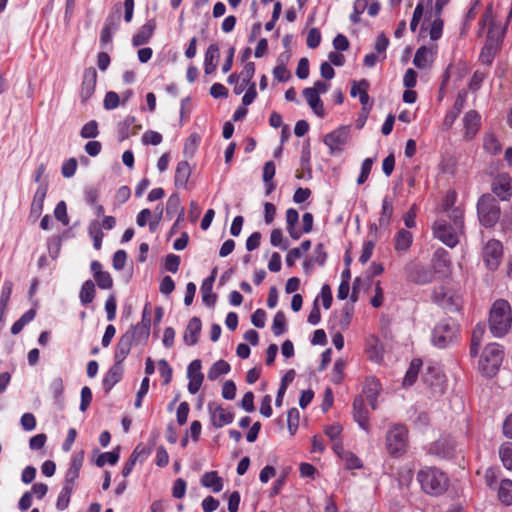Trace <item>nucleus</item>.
Returning <instances> with one entry per match:
<instances>
[{
  "label": "nucleus",
  "instance_id": "f257e3e1",
  "mask_svg": "<svg viewBox=\"0 0 512 512\" xmlns=\"http://www.w3.org/2000/svg\"><path fill=\"white\" fill-rule=\"evenodd\" d=\"M512 326V311L508 301L496 300L489 313V329L494 337H503Z\"/></svg>",
  "mask_w": 512,
  "mask_h": 512
},
{
  "label": "nucleus",
  "instance_id": "f03ea898",
  "mask_svg": "<svg viewBox=\"0 0 512 512\" xmlns=\"http://www.w3.org/2000/svg\"><path fill=\"white\" fill-rule=\"evenodd\" d=\"M417 480L422 490L429 495L439 496L443 494L449 485L447 475L441 470L433 467H426L417 473Z\"/></svg>",
  "mask_w": 512,
  "mask_h": 512
},
{
  "label": "nucleus",
  "instance_id": "7ed1b4c3",
  "mask_svg": "<svg viewBox=\"0 0 512 512\" xmlns=\"http://www.w3.org/2000/svg\"><path fill=\"white\" fill-rule=\"evenodd\" d=\"M459 337V325L451 318L441 320L432 331V343L434 346L444 349L457 342Z\"/></svg>",
  "mask_w": 512,
  "mask_h": 512
},
{
  "label": "nucleus",
  "instance_id": "20e7f679",
  "mask_svg": "<svg viewBox=\"0 0 512 512\" xmlns=\"http://www.w3.org/2000/svg\"><path fill=\"white\" fill-rule=\"evenodd\" d=\"M503 358L504 352L499 344H488L479 360L480 371L487 377L494 376L498 372Z\"/></svg>",
  "mask_w": 512,
  "mask_h": 512
},
{
  "label": "nucleus",
  "instance_id": "39448f33",
  "mask_svg": "<svg viewBox=\"0 0 512 512\" xmlns=\"http://www.w3.org/2000/svg\"><path fill=\"white\" fill-rule=\"evenodd\" d=\"M477 213L480 223L485 227H493L500 218V207L491 194L482 195L477 202Z\"/></svg>",
  "mask_w": 512,
  "mask_h": 512
},
{
  "label": "nucleus",
  "instance_id": "423d86ee",
  "mask_svg": "<svg viewBox=\"0 0 512 512\" xmlns=\"http://www.w3.org/2000/svg\"><path fill=\"white\" fill-rule=\"evenodd\" d=\"M408 431L405 426L397 424L386 435V449L389 455L399 457L407 450Z\"/></svg>",
  "mask_w": 512,
  "mask_h": 512
},
{
  "label": "nucleus",
  "instance_id": "0eeeda50",
  "mask_svg": "<svg viewBox=\"0 0 512 512\" xmlns=\"http://www.w3.org/2000/svg\"><path fill=\"white\" fill-rule=\"evenodd\" d=\"M455 228L446 220L439 219L433 224V234L443 244L454 248L459 243V235L463 233V229Z\"/></svg>",
  "mask_w": 512,
  "mask_h": 512
},
{
  "label": "nucleus",
  "instance_id": "6e6552de",
  "mask_svg": "<svg viewBox=\"0 0 512 512\" xmlns=\"http://www.w3.org/2000/svg\"><path fill=\"white\" fill-rule=\"evenodd\" d=\"M433 301L448 312H456L461 308V299L458 295L439 287L433 292Z\"/></svg>",
  "mask_w": 512,
  "mask_h": 512
},
{
  "label": "nucleus",
  "instance_id": "1a4fd4ad",
  "mask_svg": "<svg viewBox=\"0 0 512 512\" xmlns=\"http://www.w3.org/2000/svg\"><path fill=\"white\" fill-rule=\"evenodd\" d=\"M483 260L490 270H495L502 259L503 247L500 241L491 239L483 247Z\"/></svg>",
  "mask_w": 512,
  "mask_h": 512
},
{
  "label": "nucleus",
  "instance_id": "9d476101",
  "mask_svg": "<svg viewBox=\"0 0 512 512\" xmlns=\"http://www.w3.org/2000/svg\"><path fill=\"white\" fill-rule=\"evenodd\" d=\"M350 129L342 126L324 136V143L329 147L330 154L341 152L347 143Z\"/></svg>",
  "mask_w": 512,
  "mask_h": 512
},
{
  "label": "nucleus",
  "instance_id": "9b49d317",
  "mask_svg": "<svg viewBox=\"0 0 512 512\" xmlns=\"http://www.w3.org/2000/svg\"><path fill=\"white\" fill-rule=\"evenodd\" d=\"M202 363L201 360L196 359L193 360L187 368V377L189 378V383L187 389L189 393L196 394L204 380V375L201 372Z\"/></svg>",
  "mask_w": 512,
  "mask_h": 512
},
{
  "label": "nucleus",
  "instance_id": "f8f14e48",
  "mask_svg": "<svg viewBox=\"0 0 512 512\" xmlns=\"http://www.w3.org/2000/svg\"><path fill=\"white\" fill-rule=\"evenodd\" d=\"M208 411L210 413L211 423L216 428H221L224 425L232 423L234 420L233 412L215 403L208 404Z\"/></svg>",
  "mask_w": 512,
  "mask_h": 512
},
{
  "label": "nucleus",
  "instance_id": "ddd939ff",
  "mask_svg": "<svg viewBox=\"0 0 512 512\" xmlns=\"http://www.w3.org/2000/svg\"><path fill=\"white\" fill-rule=\"evenodd\" d=\"M492 192L502 201L509 200L512 195V179L508 174L498 175L492 182Z\"/></svg>",
  "mask_w": 512,
  "mask_h": 512
},
{
  "label": "nucleus",
  "instance_id": "4468645a",
  "mask_svg": "<svg viewBox=\"0 0 512 512\" xmlns=\"http://www.w3.org/2000/svg\"><path fill=\"white\" fill-rule=\"evenodd\" d=\"M97 71L94 67L85 69L81 85V102L86 103L95 92Z\"/></svg>",
  "mask_w": 512,
  "mask_h": 512
},
{
  "label": "nucleus",
  "instance_id": "2eb2a0df",
  "mask_svg": "<svg viewBox=\"0 0 512 512\" xmlns=\"http://www.w3.org/2000/svg\"><path fill=\"white\" fill-rule=\"evenodd\" d=\"M353 418L358 425L365 431L369 429V411L365 407L364 397L358 395L353 400Z\"/></svg>",
  "mask_w": 512,
  "mask_h": 512
},
{
  "label": "nucleus",
  "instance_id": "dca6fc26",
  "mask_svg": "<svg viewBox=\"0 0 512 512\" xmlns=\"http://www.w3.org/2000/svg\"><path fill=\"white\" fill-rule=\"evenodd\" d=\"M499 45V37L496 38L493 37V32H490L489 35H487V39L485 42L484 47L482 48L479 60L481 63L485 65H491L493 62V59L495 58L497 49Z\"/></svg>",
  "mask_w": 512,
  "mask_h": 512
},
{
  "label": "nucleus",
  "instance_id": "f3484780",
  "mask_svg": "<svg viewBox=\"0 0 512 512\" xmlns=\"http://www.w3.org/2000/svg\"><path fill=\"white\" fill-rule=\"evenodd\" d=\"M48 192V181L43 180L34 193L33 200L31 203L30 214L35 218H38L43 211L44 200Z\"/></svg>",
  "mask_w": 512,
  "mask_h": 512
},
{
  "label": "nucleus",
  "instance_id": "a211bd4d",
  "mask_svg": "<svg viewBox=\"0 0 512 512\" xmlns=\"http://www.w3.org/2000/svg\"><path fill=\"white\" fill-rule=\"evenodd\" d=\"M468 93L466 90L462 89L458 92L456 100L454 102V105L452 109L446 114L444 119V125L449 128L453 125L457 117L462 112L466 100H467Z\"/></svg>",
  "mask_w": 512,
  "mask_h": 512
},
{
  "label": "nucleus",
  "instance_id": "6ab92c4d",
  "mask_svg": "<svg viewBox=\"0 0 512 512\" xmlns=\"http://www.w3.org/2000/svg\"><path fill=\"white\" fill-rule=\"evenodd\" d=\"M464 128H465V138L468 140H471L475 137L477 134L480 123H481V117L475 110L468 111L464 118Z\"/></svg>",
  "mask_w": 512,
  "mask_h": 512
},
{
  "label": "nucleus",
  "instance_id": "aec40b11",
  "mask_svg": "<svg viewBox=\"0 0 512 512\" xmlns=\"http://www.w3.org/2000/svg\"><path fill=\"white\" fill-rule=\"evenodd\" d=\"M156 28V22L154 19L148 20L144 25L140 27L136 34L133 35L132 44L135 47L146 44L152 37Z\"/></svg>",
  "mask_w": 512,
  "mask_h": 512
},
{
  "label": "nucleus",
  "instance_id": "412c9836",
  "mask_svg": "<svg viewBox=\"0 0 512 512\" xmlns=\"http://www.w3.org/2000/svg\"><path fill=\"white\" fill-rule=\"evenodd\" d=\"M381 391L380 382L374 377H368L365 380L363 393L365 394L369 404L373 410L377 408V397Z\"/></svg>",
  "mask_w": 512,
  "mask_h": 512
},
{
  "label": "nucleus",
  "instance_id": "4be33fe9",
  "mask_svg": "<svg viewBox=\"0 0 512 512\" xmlns=\"http://www.w3.org/2000/svg\"><path fill=\"white\" fill-rule=\"evenodd\" d=\"M201 329V320L198 317L191 318L183 336L185 343L189 346L197 344Z\"/></svg>",
  "mask_w": 512,
  "mask_h": 512
},
{
  "label": "nucleus",
  "instance_id": "5701e85b",
  "mask_svg": "<svg viewBox=\"0 0 512 512\" xmlns=\"http://www.w3.org/2000/svg\"><path fill=\"white\" fill-rule=\"evenodd\" d=\"M220 53L219 46L216 43L210 44L205 52L204 57V72L205 74H212L216 71L219 61Z\"/></svg>",
  "mask_w": 512,
  "mask_h": 512
},
{
  "label": "nucleus",
  "instance_id": "b1692460",
  "mask_svg": "<svg viewBox=\"0 0 512 512\" xmlns=\"http://www.w3.org/2000/svg\"><path fill=\"white\" fill-rule=\"evenodd\" d=\"M432 263L436 273L446 274L451 265L449 253L443 248L437 249L434 252Z\"/></svg>",
  "mask_w": 512,
  "mask_h": 512
},
{
  "label": "nucleus",
  "instance_id": "393cba45",
  "mask_svg": "<svg viewBox=\"0 0 512 512\" xmlns=\"http://www.w3.org/2000/svg\"><path fill=\"white\" fill-rule=\"evenodd\" d=\"M131 338L132 336L124 334L120 337L114 354L116 364L122 365L126 357L129 355L133 345Z\"/></svg>",
  "mask_w": 512,
  "mask_h": 512
},
{
  "label": "nucleus",
  "instance_id": "a878e982",
  "mask_svg": "<svg viewBox=\"0 0 512 512\" xmlns=\"http://www.w3.org/2000/svg\"><path fill=\"white\" fill-rule=\"evenodd\" d=\"M175 214H178L177 222L184 220L185 210L181 206L180 197L177 193L171 194L166 203V216L172 218Z\"/></svg>",
  "mask_w": 512,
  "mask_h": 512
},
{
  "label": "nucleus",
  "instance_id": "bb28decb",
  "mask_svg": "<svg viewBox=\"0 0 512 512\" xmlns=\"http://www.w3.org/2000/svg\"><path fill=\"white\" fill-rule=\"evenodd\" d=\"M123 376V367L119 364H114L104 375L102 384L106 392H109Z\"/></svg>",
  "mask_w": 512,
  "mask_h": 512
},
{
  "label": "nucleus",
  "instance_id": "cd10ccee",
  "mask_svg": "<svg viewBox=\"0 0 512 512\" xmlns=\"http://www.w3.org/2000/svg\"><path fill=\"white\" fill-rule=\"evenodd\" d=\"M303 96L306 99L308 105L313 110V112L319 116H324V106L323 102L320 99V96L317 94V91L312 88H305L303 90Z\"/></svg>",
  "mask_w": 512,
  "mask_h": 512
},
{
  "label": "nucleus",
  "instance_id": "c85d7f7f",
  "mask_svg": "<svg viewBox=\"0 0 512 512\" xmlns=\"http://www.w3.org/2000/svg\"><path fill=\"white\" fill-rule=\"evenodd\" d=\"M409 279L417 284H427L432 282L434 273L422 265H415L408 275Z\"/></svg>",
  "mask_w": 512,
  "mask_h": 512
},
{
  "label": "nucleus",
  "instance_id": "c756f323",
  "mask_svg": "<svg viewBox=\"0 0 512 512\" xmlns=\"http://www.w3.org/2000/svg\"><path fill=\"white\" fill-rule=\"evenodd\" d=\"M191 176V167L187 161H180L177 164L174 176V184L177 188H186Z\"/></svg>",
  "mask_w": 512,
  "mask_h": 512
},
{
  "label": "nucleus",
  "instance_id": "7c9ffc66",
  "mask_svg": "<svg viewBox=\"0 0 512 512\" xmlns=\"http://www.w3.org/2000/svg\"><path fill=\"white\" fill-rule=\"evenodd\" d=\"M141 129V125L136 124L134 116H127L119 123V134L122 140L127 139L130 135H135Z\"/></svg>",
  "mask_w": 512,
  "mask_h": 512
},
{
  "label": "nucleus",
  "instance_id": "2f4dec72",
  "mask_svg": "<svg viewBox=\"0 0 512 512\" xmlns=\"http://www.w3.org/2000/svg\"><path fill=\"white\" fill-rule=\"evenodd\" d=\"M150 334V327L142 324H136L131 327L124 335L132 336L131 342L134 344L146 343Z\"/></svg>",
  "mask_w": 512,
  "mask_h": 512
},
{
  "label": "nucleus",
  "instance_id": "473e14b6",
  "mask_svg": "<svg viewBox=\"0 0 512 512\" xmlns=\"http://www.w3.org/2000/svg\"><path fill=\"white\" fill-rule=\"evenodd\" d=\"M432 52L426 46H421L417 49L413 64L419 69H427L432 63Z\"/></svg>",
  "mask_w": 512,
  "mask_h": 512
},
{
  "label": "nucleus",
  "instance_id": "72a5a7b5",
  "mask_svg": "<svg viewBox=\"0 0 512 512\" xmlns=\"http://www.w3.org/2000/svg\"><path fill=\"white\" fill-rule=\"evenodd\" d=\"M201 484L204 487L212 489L214 493H218L223 489V480L218 476L216 471L204 473L201 478Z\"/></svg>",
  "mask_w": 512,
  "mask_h": 512
},
{
  "label": "nucleus",
  "instance_id": "f704fd0d",
  "mask_svg": "<svg viewBox=\"0 0 512 512\" xmlns=\"http://www.w3.org/2000/svg\"><path fill=\"white\" fill-rule=\"evenodd\" d=\"M412 233L405 229H400L395 236V250L398 252H406L412 244Z\"/></svg>",
  "mask_w": 512,
  "mask_h": 512
},
{
  "label": "nucleus",
  "instance_id": "c9c22d12",
  "mask_svg": "<svg viewBox=\"0 0 512 512\" xmlns=\"http://www.w3.org/2000/svg\"><path fill=\"white\" fill-rule=\"evenodd\" d=\"M96 289L92 280H86L80 289L79 299L81 304L87 305L91 303L95 297Z\"/></svg>",
  "mask_w": 512,
  "mask_h": 512
},
{
  "label": "nucleus",
  "instance_id": "e433bc0d",
  "mask_svg": "<svg viewBox=\"0 0 512 512\" xmlns=\"http://www.w3.org/2000/svg\"><path fill=\"white\" fill-rule=\"evenodd\" d=\"M230 371V365L225 360L216 361L207 373V377L211 381H215L221 375H225Z\"/></svg>",
  "mask_w": 512,
  "mask_h": 512
},
{
  "label": "nucleus",
  "instance_id": "4c0bfd02",
  "mask_svg": "<svg viewBox=\"0 0 512 512\" xmlns=\"http://www.w3.org/2000/svg\"><path fill=\"white\" fill-rule=\"evenodd\" d=\"M422 366V361L420 359H413L410 363V366L404 376L403 385L411 386L417 379L420 367Z\"/></svg>",
  "mask_w": 512,
  "mask_h": 512
},
{
  "label": "nucleus",
  "instance_id": "58836bf2",
  "mask_svg": "<svg viewBox=\"0 0 512 512\" xmlns=\"http://www.w3.org/2000/svg\"><path fill=\"white\" fill-rule=\"evenodd\" d=\"M393 214V202L389 197H385L382 202V211L379 217V225L386 227L389 225Z\"/></svg>",
  "mask_w": 512,
  "mask_h": 512
},
{
  "label": "nucleus",
  "instance_id": "ea45409f",
  "mask_svg": "<svg viewBox=\"0 0 512 512\" xmlns=\"http://www.w3.org/2000/svg\"><path fill=\"white\" fill-rule=\"evenodd\" d=\"M483 20H484V22H488L489 23V29H488L487 35H489L490 32H493V37L496 38L498 36L499 37V42H500L502 37L505 34V27L502 28L500 25H497L494 22L493 16H492V7L491 6L488 7L486 15H485Z\"/></svg>",
  "mask_w": 512,
  "mask_h": 512
},
{
  "label": "nucleus",
  "instance_id": "a19ab883",
  "mask_svg": "<svg viewBox=\"0 0 512 512\" xmlns=\"http://www.w3.org/2000/svg\"><path fill=\"white\" fill-rule=\"evenodd\" d=\"M498 497L502 503L506 505L512 504V481L509 479H504L501 481Z\"/></svg>",
  "mask_w": 512,
  "mask_h": 512
},
{
  "label": "nucleus",
  "instance_id": "79ce46f5",
  "mask_svg": "<svg viewBox=\"0 0 512 512\" xmlns=\"http://www.w3.org/2000/svg\"><path fill=\"white\" fill-rule=\"evenodd\" d=\"M88 232L93 240L94 248L96 250H100L102 246V239L104 237L100 224L96 221L91 222L88 227Z\"/></svg>",
  "mask_w": 512,
  "mask_h": 512
},
{
  "label": "nucleus",
  "instance_id": "37998d69",
  "mask_svg": "<svg viewBox=\"0 0 512 512\" xmlns=\"http://www.w3.org/2000/svg\"><path fill=\"white\" fill-rule=\"evenodd\" d=\"M499 456L503 466L512 471V442H504L500 446Z\"/></svg>",
  "mask_w": 512,
  "mask_h": 512
},
{
  "label": "nucleus",
  "instance_id": "c03bdc74",
  "mask_svg": "<svg viewBox=\"0 0 512 512\" xmlns=\"http://www.w3.org/2000/svg\"><path fill=\"white\" fill-rule=\"evenodd\" d=\"M119 460V448L116 450L110 451V452H104L101 453L96 461L95 464L98 467H103L106 463H109L111 465H115Z\"/></svg>",
  "mask_w": 512,
  "mask_h": 512
},
{
  "label": "nucleus",
  "instance_id": "a18cd8bd",
  "mask_svg": "<svg viewBox=\"0 0 512 512\" xmlns=\"http://www.w3.org/2000/svg\"><path fill=\"white\" fill-rule=\"evenodd\" d=\"M73 488L63 485L56 502V508L60 511L65 510L70 503Z\"/></svg>",
  "mask_w": 512,
  "mask_h": 512
},
{
  "label": "nucleus",
  "instance_id": "49530a36",
  "mask_svg": "<svg viewBox=\"0 0 512 512\" xmlns=\"http://www.w3.org/2000/svg\"><path fill=\"white\" fill-rule=\"evenodd\" d=\"M271 329L275 336H280L286 331V317L282 311L275 314Z\"/></svg>",
  "mask_w": 512,
  "mask_h": 512
},
{
  "label": "nucleus",
  "instance_id": "de8ad7c7",
  "mask_svg": "<svg viewBox=\"0 0 512 512\" xmlns=\"http://www.w3.org/2000/svg\"><path fill=\"white\" fill-rule=\"evenodd\" d=\"M446 212L448 213V218L453 222L452 226L456 227L455 229L464 230V210L461 207H455Z\"/></svg>",
  "mask_w": 512,
  "mask_h": 512
},
{
  "label": "nucleus",
  "instance_id": "09e8293b",
  "mask_svg": "<svg viewBox=\"0 0 512 512\" xmlns=\"http://www.w3.org/2000/svg\"><path fill=\"white\" fill-rule=\"evenodd\" d=\"M99 134L98 123L95 120L87 122L80 131V136L84 139L96 138Z\"/></svg>",
  "mask_w": 512,
  "mask_h": 512
},
{
  "label": "nucleus",
  "instance_id": "8fccbe9b",
  "mask_svg": "<svg viewBox=\"0 0 512 512\" xmlns=\"http://www.w3.org/2000/svg\"><path fill=\"white\" fill-rule=\"evenodd\" d=\"M341 459L345 462L347 469H359L362 467L361 460L352 452L342 451Z\"/></svg>",
  "mask_w": 512,
  "mask_h": 512
},
{
  "label": "nucleus",
  "instance_id": "3c124183",
  "mask_svg": "<svg viewBox=\"0 0 512 512\" xmlns=\"http://www.w3.org/2000/svg\"><path fill=\"white\" fill-rule=\"evenodd\" d=\"M213 285L203 284L201 285L202 301L208 307H213L217 300V295L212 293Z\"/></svg>",
  "mask_w": 512,
  "mask_h": 512
},
{
  "label": "nucleus",
  "instance_id": "603ef678",
  "mask_svg": "<svg viewBox=\"0 0 512 512\" xmlns=\"http://www.w3.org/2000/svg\"><path fill=\"white\" fill-rule=\"evenodd\" d=\"M270 242L273 246L279 247L282 250H287L289 243L283 238V233L280 229H273L270 235Z\"/></svg>",
  "mask_w": 512,
  "mask_h": 512
},
{
  "label": "nucleus",
  "instance_id": "864d4df0",
  "mask_svg": "<svg viewBox=\"0 0 512 512\" xmlns=\"http://www.w3.org/2000/svg\"><path fill=\"white\" fill-rule=\"evenodd\" d=\"M158 370H159L161 377H163V379H164L163 384L168 385L172 380V374H173L172 367L169 365V363L165 359H161L158 361Z\"/></svg>",
  "mask_w": 512,
  "mask_h": 512
},
{
  "label": "nucleus",
  "instance_id": "5fc2aeb1",
  "mask_svg": "<svg viewBox=\"0 0 512 512\" xmlns=\"http://www.w3.org/2000/svg\"><path fill=\"white\" fill-rule=\"evenodd\" d=\"M299 417H300V413L297 408L293 407L288 410L287 425H288V429L292 435L296 432V430L298 428Z\"/></svg>",
  "mask_w": 512,
  "mask_h": 512
},
{
  "label": "nucleus",
  "instance_id": "6e6d98bb",
  "mask_svg": "<svg viewBox=\"0 0 512 512\" xmlns=\"http://www.w3.org/2000/svg\"><path fill=\"white\" fill-rule=\"evenodd\" d=\"M367 8V0H356L354 2L353 12L350 15V20L357 24L361 20V14Z\"/></svg>",
  "mask_w": 512,
  "mask_h": 512
},
{
  "label": "nucleus",
  "instance_id": "4d7b16f0",
  "mask_svg": "<svg viewBox=\"0 0 512 512\" xmlns=\"http://www.w3.org/2000/svg\"><path fill=\"white\" fill-rule=\"evenodd\" d=\"M200 137L194 133L189 136L184 145L183 153L185 156L192 157L197 149Z\"/></svg>",
  "mask_w": 512,
  "mask_h": 512
},
{
  "label": "nucleus",
  "instance_id": "13d9d810",
  "mask_svg": "<svg viewBox=\"0 0 512 512\" xmlns=\"http://www.w3.org/2000/svg\"><path fill=\"white\" fill-rule=\"evenodd\" d=\"M120 23V7L116 8V11L110 13L104 22L103 28H108L109 30L116 31L118 29Z\"/></svg>",
  "mask_w": 512,
  "mask_h": 512
},
{
  "label": "nucleus",
  "instance_id": "bf43d9fd",
  "mask_svg": "<svg viewBox=\"0 0 512 512\" xmlns=\"http://www.w3.org/2000/svg\"><path fill=\"white\" fill-rule=\"evenodd\" d=\"M13 282L10 279H6L3 282L1 294H0V304L3 306H8L9 300L12 294Z\"/></svg>",
  "mask_w": 512,
  "mask_h": 512
},
{
  "label": "nucleus",
  "instance_id": "052dcab7",
  "mask_svg": "<svg viewBox=\"0 0 512 512\" xmlns=\"http://www.w3.org/2000/svg\"><path fill=\"white\" fill-rule=\"evenodd\" d=\"M162 140H163L162 135L156 131L149 130V131H146L142 135V143L144 145L156 146V145H159L162 142Z\"/></svg>",
  "mask_w": 512,
  "mask_h": 512
},
{
  "label": "nucleus",
  "instance_id": "680f3d73",
  "mask_svg": "<svg viewBox=\"0 0 512 512\" xmlns=\"http://www.w3.org/2000/svg\"><path fill=\"white\" fill-rule=\"evenodd\" d=\"M55 218L60 221L63 225L69 224V218L67 215V207L64 201H60L57 203L54 209Z\"/></svg>",
  "mask_w": 512,
  "mask_h": 512
},
{
  "label": "nucleus",
  "instance_id": "e2e57ef3",
  "mask_svg": "<svg viewBox=\"0 0 512 512\" xmlns=\"http://www.w3.org/2000/svg\"><path fill=\"white\" fill-rule=\"evenodd\" d=\"M373 165V159L366 158L361 165V172L357 178V184L361 185L366 182L369 177Z\"/></svg>",
  "mask_w": 512,
  "mask_h": 512
},
{
  "label": "nucleus",
  "instance_id": "0e129e2a",
  "mask_svg": "<svg viewBox=\"0 0 512 512\" xmlns=\"http://www.w3.org/2000/svg\"><path fill=\"white\" fill-rule=\"evenodd\" d=\"M486 76H487L486 71L476 70L469 82L468 88L471 91H477L481 87Z\"/></svg>",
  "mask_w": 512,
  "mask_h": 512
},
{
  "label": "nucleus",
  "instance_id": "69168bd1",
  "mask_svg": "<svg viewBox=\"0 0 512 512\" xmlns=\"http://www.w3.org/2000/svg\"><path fill=\"white\" fill-rule=\"evenodd\" d=\"M484 148L492 154H498L501 151V145H500L499 141L492 134L487 135L485 137Z\"/></svg>",
  "mask_w": 512,
  "mask_h": 512
},
{
  "label": "nucleus",
  "instance_id": "338daca9",
  "mask_svg": "<svg viewBox=\"0 0 512 512\" xmlns=\"http://www.w3.org/2000/svg\"><path fill=\"white\" fill-rule=\"evenodd\" d=\"M119 103H120V98L116 92L109 91L106 93L104 102H103L104 108L106 110H113V109L117 108Z\"/></svg>",
  "mask_w": 512,
  "mask_h": 512
},
{
  "label": "nucleus",
  "instance_id": "774afa93",
  "mask_svg": "<svg viewBox=\"0 0 512 512\" xmlns=\"http://www.w3.org/2000/svg\"><path fill=\"white\" fill-rule=\"evenodd\" d=\"M77 169V160L75 158H69L66 160L62 167H61V173L63 177L65 178H71L74 176Z\"/></svg>",
  "mask_w": 512,
  "mask_h": 512
}]
</instances>
